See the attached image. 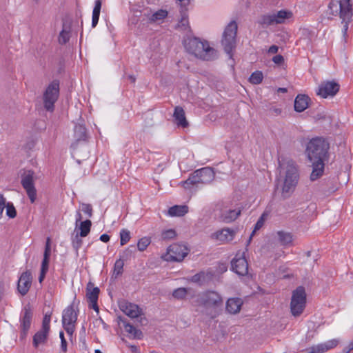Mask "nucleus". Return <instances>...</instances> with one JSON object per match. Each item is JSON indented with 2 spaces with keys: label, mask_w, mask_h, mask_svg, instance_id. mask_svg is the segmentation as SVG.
Returning a JSON list of instances; mask_svg holds the SVG:
<instances>
[{
  "label": "nucleus",
  "mask_w": 353,
  "mask_h": 353,
  "mask_svg": "<svg viewBox=\"0 0 353 353\" xmlns=\"http://www.w3.org/2000/svg\"><path fill=\"white\" fill-rule=\"evenodd\" d=\"M330 144L321 137L313 138L307 145L306 153L312 163V171L310 174L312 181L319 179L323 174L325 161L328 160Z\"/></svg>",
  "instance_id": "obj_1"
},
{
  "label": "nucleus",
  "mask_w": 353,
  "mask_h": 353,
  "mask_svg": "<svg viewBox=\"0 0 353 353\" xmlns=\"http://www.w3.org/2000/svg\"><path fill=\"white\" fill-rule=\"evenodd\" d=\"M186 50L196 57L204 60L212 61L216 57V51L210 46L206 41H201L199 38L188 39L184 43Z\"/></svg>",
  "instance_id": "obj_2"
},
{
  "label": "nucleus",
  "mask_w": 353,
  "mask_h": 353,
  "mask_svg": "<svg viewBox=\"0 0 353 353\" xmlns=\"http://www.w3.org/2000/svg\"><path fill=\"white\" fill-rule=\"evenodd\" d=\"M285 171L281 194L283 199L288 198L294 192L299 179V168L296 163L290 159L285 163Z\"/></svg>",
  "instance_id": "obj_3"
},
{
  "label": "nucleus",
  "mask_w": 353,
  "mask_h": 353,
  "mask_svg": "<svg viewBox=\"0 0 353 353\" xmlns=\"http://www.w3.org/2000/svg\"><path fill=\"white\" fill-rule=\"evenodd\" d=\"M238 26L235 21H232L225 27L221 39V45L225 52L231 58L232 57V50L236 47V37L237 34Z\"/></svg>",
  "instance_id": "obj_4"
},
{
  "label": "nucleus",
  "mask_w": 353,
  "mask_h": 353,
  "mask_svg": "<svg viewBox=\"0 0 353 353\" xmlns=\"http://www.w3.org/2000/svg\"><path fill=\"white\" fill-rule=\"evenodd\" d=\"M59 81L53 80L46 88L43 94V103L45 110L48 112H53L54 103L59 96Z\"/></svg>",
  "instance_id": "obj_5"
},
{
  "label": "nucleus",
  "mask_w": 353,
  "mask_h": 353,
  "mask_svg": "<svg viewBox=\"0 0 353 353\" xmlns=\"http://www.w3.org/2000/svg\"><path fill=\"white\" fill-rule=\"evenodd\" d=\"M306 305V293L304 287L299 286L293 292L290 302V310L294 316H299Z\"/></svg>",
  "instance_id": "obj_6"
},
{
  "label": "nucleus",
  "mask_w": 353,
  "mask_h": 353,
  "mask_svg": "<svg viewBox=\"0 0 353 353\" xmlns=\"http://www.w3.org/2000/svg\"><path fill=\"white\" fill-rule=\"evenodd\" d=\"M196 301L198 305L206 307H219L223 305L222 297L215 291H206L199 294Z\"/></svg>",
  "instance_id": "obj_7"
},
{
  "label": "nucleus",
  "mask_w": 353,
  "mask_h": 353,
  "mask_svg": "<svg viewBox=\"0 0 353 353\" xmlns=\"http://www.w3.org/2000/svg\"><path fill=\"white\" fill-rule=\"evenodd\" d=\"M290 12L281 10L275 13L263 14L261 16L258 23L263 26H270L274 24L282 23L286 19L291 17Z\"/></svg>",
  "instance_id": "obj_8"
},
{
  "label": "nucleus",
  "mask_w": 353,
  "mask_h": 353,
  "mask_svg": "<svg viewBox=\"0 0 353 353\" xmlns=\"http://www.w3.org/2000/svg\"><path fill=\"white\" fill-rule=\"evenodd\" d=\"M34 172L32 170H26L21 175V183L26 190L28 198L32 203H34L37 199V190L34 181Z\"/></svg>",
  "instance_id": "obj_9"
},
{
  "label": "nucleus",
  "mask_w": 353,
  "mask_h": 353,
  "mask_svg": "<svg viewBox=\"0 0 353 353\" xmlns=\"http://www.w3.org/2000/svg\"><path fill=\"white\" fill-rule=\"evenodd\" d=\"M340 85L334 80L322 81L316 93L318 96L326 99L333 97L339 91Z\"/></svg>",
  "instance_id": "obj_10"
},
{
  "label": "nucleus",
  "mask_w": 353,
  "mask_h": 353,
  "mask_svg": "<svg viewBox=\"0 0 353 353\" xmlns=\"http://www.w3.org/2000/svg\"><path fill=\"white\" fill-rule=\"evenodd\" d=\"M352 15V6L350 0H340V18L343 24V33L344 36L347 34Z\"/></svg>",
  "instance_id": "obj_11"
},
{
  "label": "nucleus",
  "mask_w": 353,
  "mask_h": 353,
  "mask_svg": "<svg viewBox=\"0 0 353 353\" xmlns=\"http://www.w3.org/2000/svg\"><path fill=\"white\" fill-rule=\"evenodd\" d=\"M77 320V314L75 312L73 305L65 308L63 312L62 323L66 332L70 335L74 330V323Z\"/></svg>",
  "instance_id": "obj_12"
},
{
  "label": "nucleus",
  "mask_w": 353,
  "mask_h": 353,
  "mask_svg": "<svg viewBox=\"0 0 353 353\" xmlns=\"http://www.w3.org/2000/svg\"><path fill=\"white\" fill-rule=\"evenodd\" d=\"M188 249L186 246L181 244L174 243L169 246L167 254V261L180 262L188 254Z\"/></svg>",
  "instance_id": "obj_13"
},
{
  "label": "nucleus",
  "mask_w": 353,
  "mask_h": 353,
  "mask_svg": "<svg viewBox=\"0 0 353 353\" xmlns=\"http://www.w3.org/2000/svg\"><path fill=\"white\" fill-rule=\"evenodd\" d=\"M32 310L30 303L26 305L22 310V316L21 318V336L26 337L30 327L32 319Z\"/></svg>",
  "instance_id": "obj_14"
},
{
  "label": "nucleus",
  "mask_w": 353,
  "mask_h": 353,
  "mask_svg": "<svg viewBox=\"0 0 353 353\" xmlns=\"http://www.w3.org/2000/svg\"><path fill=\"white\" fill-rule=\"evenodd\" d=\"M86 296L89 303V307L99 312L98 298L100 292L98 287H94L92 282H89L86 288Z\"/></svg>",
  "instance_id": "obj_15"
},
{
  "label": "nucleus",
  "mask_w": 353,
  "mask_h": 353,
  "mask_svg": "<svg viewBox=\"0 0 353 353\" xmlns=\"http://www.w3.org/2000/svg\"><path fill=\"white\" fill-rule=\"evenodd\" d=\"M32 276L31 272L27 270L23 272L18 281L17 290L22 296H25L28 292L32 285Z\"/></svg>",
  "instance_id": "obj_16"
},
{
  "label": "nucleus",
  "mask_w": 353,
  "mask_h": 353,
  "mask_svg": "<svg viewBox=\"0 0 353 353\" xmlns=\"http://www.w3.org/2000/svg\"><path fill=\"white\" fill-rule=\"evenodd\" d=\"M232 270L239 276H245L248 273V263L244 256L236 255L231 261Z\"/></svg>",
  "instance_id": "obj_17"
},
{
  "label": "nucleus",
  "mask_w": 353,
  "mask_h": 353,
  "mask_svg": "<svg viewBox=\"0 0 353 353\" xmlns=\"http://www.w3.org/2000/svg\"><path fill=\"white\" fill-rule=\"evenodd\" d=\"M120 310L130 318L138 317L141 312V310L136 304L128 302L126 300H122L119 302Z\"/></svg>",
  "instance_id": "obj_18"
},
{
  "label": "nucleus",
  "mask_w": 353,
  "mask_h": 353,
  "mask_svg": "<svg viewBox=\"0 0 353 353\" xmlns=\"http://www.w3.org/2000/svg\"><path fill=\"white\" fill-rule=\"evenodd\" d=\"M339 344L337 339H332L325 343L312 345L306 348L304 351L305 353H324L331 350Z\"/></svg>",
  "instance_id": "obj_19"
},
{
  "label": "nucleus",
  "mask_w": 353,
  "mask_h": 353,
  "mask_svg": "<svg viewBox=\"0 0 353 353\" xmlns=\"http://www.w3.org/2000/svg\"><path fill=\"white\" fill-rule=\"evenodd\" d=\"M235 233L234 230L226 228L214 232L212 237L223 242H229L233 240Z\"/></svg>",
  "instance_id": "obj_20"
},
{
  "label": "nucleus",
  "mask_w": 353,
  "mask_h": 353,
  "mask_svg": "<svg viewBox=\"0 0 353 353\" xmlns=\"http://www.w3.org/2000/svg\"><path fill=\"white\" fill-rule=\"evenodd\" d=\"M243 301L240 298H230L226 302V310L230 314H235L240 312Z\"/></svg>",
  "instance_id": "obj_21"
},
{
  "label": "nucleus",
  "mask_w": 353,
  "mask_h": 353,
  "mask_svg": "<svg viewBox=\"0 0 353 353\" xmlns=\"http://www.w3.org/2000/svg\"><path fill=\"white\" fill-rule=\"evenodd\" d=\"M197 170L200 176L201 183H208L214 180L215 174L212 168L205 167Z\"/></svg>",
  "instance_id": "obj_22"
},
{
  "label": "nucleus",
  "mask_w": 353,
  "mask_h": 353,
  "mask_svg": "<svg viewBox=\"0 0 353 353\" xmlns=\"http://www.w3.org/2000/svg\"><path fill=\"white\" fill-rule=\"evenodd\" d=\"M278 241L284 247L292 246L294 245V236L290 232L280 230L276 232Z\"/></svg>",
  "instance_id": "obj_23"
},
{
  "label": "nucleus",
  "mask_w": 353,
  "mask_h": 353,
  "mask_svg": "<svg viewBox=\"0 0 353 353\" xmlns=\"http://www.w3.org/2000/svg\"><path fill=\"white\" fill-rule=\"evenodd\" d=\"M310 98L305 94H298L294 100V110L298 112L304 111L308 107Z\"/></svg>",
  "instance_id": "obj_24"
},
{
  "label": "nucleus",
  "mask_w": 353,
  "mask_h": 353,
  "mask_svg": "<svg viewBox=\"0 0 353 353\" xmlns=\"http://www.w3.org/2000/svg\"><path fill=\"white\" fill-rule=\"evenodd\" d=\"M241 213L240 208L229 210L223 212L220 216V220L224 223H231L235 221Z\"/></svg>",
  "instance_id": "obj_25"
},
{
  "label": "nucleus",
  "mask_w": 353,
  "mask_h": 353,
  "mask_svg": "<svg viewBox=\"0 0 353 353\" xmlns=\"http://www.w3.org/2000/svg\"><path fill=\"white\" fill-rule=\"evenodd\" d=\"M173 117L178 125L183 128H186L188 125V122L185 116V112L181 107L176 106L175 108Z\"/></svg>",
  "instance_id": "obj_26"
},
{
  "label": "nucleus",
  "mask_w": 353,
  "mask_h": 353,
  "mask_svg": "<svg viewBox=\"0 0 353 353\" xmlns=\"http://www.w3.org/2000/svg\"><path fill=\"white\" fill-rule=\"evenodd\" d=\"M50 238L48 237L46 242L43 259L41 263V270L48 272L49 265V259L51 254Z\"/></svg>",
  "instance_id": "obj_27"
},
{
  "label": "nucleus",
  "mask_w": 353,
  "mask_h": 353,
  "mask_svg": "<svg viewBox=\"0 0 353 353\" xmlns=\"http://www.w3.org/2000/svg\"><path fill=\"white\" fill-rule=\"evenodd\" d=\"M74 137L76 142L72 144V147H74L77 142L80 141H85L87 139L86 129L83 125L77 124L74 126Z\"/></svg>",
  "instance_id": "obj_28"
},
{
  "label": "nucleus",
  "mask_w": 353,
  "mask_h": 353,
  "mask_svg": "<svg viewBox=\"0 0 353 353\" xmlns=\"http://www.w3.org/2000/svg\"><path fill=\"white\" fill-rule=\"evenodd\" d=\"M119 321L123 323L125 332L131 334L134 339H141L143 338V333L140 330L137 329L132 324L127 323L125 320L123 319L121 317H119Z\"/></svg>",
  "instance_id": "obj_29"
},
{
  "label": "nucleus",
  "mask_w": 353,
  "mask_h": 353,
  "mask_svg": "<svg viewBox=\"0 0 353 353\" xmlns=\"http://www.w3.org/2000/svg\"><path fill=\"white\" fill-rule=\"evenodd\" d=\"M48 331L41 329L33 336V345L37 347L40 344H44L48 339Z\"/></svg>",
  "instance_id": "obj_30"
},
{
  "label": "nucleus",
  "mask_w": 353,
  "mask_h": 353,
  "mask_svg": "<svg viewBox=\"0 0 353 353\" xmlns=\"http://www.w3.org/2000/svg\"><path fill=\"white\" fill-rule=\"evenodd\" d=\"M188 212V207L185 205H174L168 210V214L171 216H182Z\"/></svg>",
  "instance_id": "obj_31"
},
{
  "label": "nucleus",
  "mask_w": 353,
  "mask_h": 353,
  "mask_svg": "<svg viewBox=\"0 0 353 353\" xmlns=\"http://www.w3.org/2000/svg\"><path fill=\"white\" fill-rule=\"evenodd\" d=\"M70 26L67 25L65 23H63V29L59 33L58 37V41L59 44H65L70 39Z\"/></svg>",
  "instance_id": "obj_32"
},
{
  "label": "nucleus",
  "mask_w": 353,
  "mask_h": 353,
  "mask_svg": "<svg viewBox=\"0 0 353 353\" xmlns=\"http://www.w3.org/2000/svg\"><path fill=\"white\" fill-rule=\"evenodd\" d=\"M101 0H96L94 3V7L92 11V26L96 27L99 22V15L101 8Z\"/></svg>",
  "instance_id": "obj_33"
},
{
  "label": "nucleus",
  "mask_w": 353,
  "mask_h": 353,
  "mask_svg": "<svg viewBox=\"0 0 353 353\" xmlns=\"http://www.w3.org/2000/svg\"><path fill=\"white\" fill-rule=\"evenodd\" d=\"M199 183H201L200 176L196 170L190 175L187 180L183 182V186L184 188L187 189L189 188L191 185H196Z\"/></svg>",
  "instance_id": "obj_34"
},
{
  "label": "nucleus",
  "mask_w": 353,
  "mask_h": 353,
  "mask_svg": "<svg viewBox=\"0 0 353 353\" xmlns=\"http://www.w3.org/2000/svg\"><path fill=\"white\" fill-rule=\"evenodd\" d=\"M190 288H179L173 291L172 296L176 299L183 300L190 293Z\"/></svg>",
  "instance_id": "obj_35"
},
{
  "label": "nucleus",
  "mask_w": 353,
  "mask_h": 353,
  "mask_svg": "<svg viewBox=\"0 0 353 353\" xmlns=\"http://www.w3.org/2000/svg\"><path fill=\"white\" fill-rule=\"evenodd\" d=\"M92 225V222L90 220H85L84 221H82L80 223V232L79 234H80V236H86L90 232V228Z\"/></svg>",
  "instance_id": "obj_36"
},
{
  "label": "nucleus",
  "mask_w": 353,
  "mask_h": 353,
  "mask_svg": "<svg viewBox=\"0 0 353 353\" xmlns=\"http://www.w3.org/2000/svg\"><path fill=\"white\" fill-rule=\"evenodd\" d=\"M81 237L82 236H80V234H79L78 232H77L76 234L72 233L71 236L72 245L74 250H75L77 254H78L79 250L83 244Z\"/></svg>",
  "instance_id": "obj_37"
},
{
  "label": "nucleus",
  "mask_w": 353,
  "mask_h": 353,
  "mask_svg": "<svg viewBox=\"0 0 353 353\" xmlns=\"http://www.w3.org/2000/svg\"><path fill=\"white\" fill-rule=\"evenodd\" d=\"M124 262L123 260L119 259L116 261L114 265L113 276L117 278L123 273Z\"/></svg>",
  "instance_id": "obj_38"
},
{
  "label": "nucleus",
  "mask_w": 353,
  "mask_h": 353,
  "mask_svg": "<svg viewBox=\"0 0 353 353\" xmlns=\"http://www.w3.org/2000/svg\"><path fill=\"white\" fill-rule=\"evenodd\" d=\"M263 75L261 71L254 72L250 77L249 81L252 84H259L262 82Z\"/></svg>",
  "instance_id": "obj_39"
},
{
  "label": "nucleus",
  "mask_w": 353,
  "mask_h": 353,
  "mask_svg": "<svg viewBox=\"0 0 353 353\" xmlns=\"http://www.w3.org/2000/svg\"><path fill=\"white\" fill-rule=\"evenodd\" d=\"M328 7L330 10V14L333 16H336L338 14H340V1L332 0Z\"/></svg>",
  "instance_id": "obj_40"
},
{
  "label": "nucleus",
  "mask_w": 353,
  "mask_h": 353,
  "mask_svg": "<svg viewBox=\"0 0 353 353\" xmlns=\"http://www.w3.org/2000/svg\"><path fill=\"white\" fill-rule=\"evenodd\" d=\"M130 239V232L126 229L121 230L120 232V243L121 245L126 244Z\"/></svg>",
  "instance_id": "obj_41"
},
{
  "label": "nucleus",
  "mask_w": 353,
  "mask_h": 353,
  "mask_svg": "<svg viewBox=\"0 0 353 353\" xmlns=\"http://www.w3.org/2000/svg\"><path fill=\"white\" fill-rule=\"evenodd\" d=\"M6 215L11 219H14L17 216V211L16 209L11 202L6 203Z\"/></svg>",
  "instance_id": "obj_42"
},
{
  "label": "nucleus",
  "mask_w": 353,
  "mask_h": 353,
  "mask_svg": "<svg viewBox=\"0 0 353 353\" xmlns=\"http://www.w3.org/2000/svg\"><path fill=\"white\" fill-rule=\"evenodd\" d=\"M150 243V239L147 237L141 238L137 243V248L139 251H144Z\"/></svg>",
  "instance_id": "obj_43"
},
{
  "label": "nucleus",
  "mask_w": 353,
  "mask_h": 353,
  "mask_svg": "<svg viewBox=\"0 0 353 353\" xmlns=\"http://www.w3.org/2000/svg\"><path fill=\"white\" fill-rule=\"evenodd\" d=\"M205 273L203 272L194 274L191 278V281L192 282L199 283L200 285L203 284V283L205 281Z\"/></svg>",
  "instance_id": "obj_44"
},
{
  "label": "nucleus",
  "mask_w": 353,
  "mask_h": 353,
  "mask_svg": "<svg viewBox=\"0 0 353 353\" xmlns=\"http://www.w3.org/2000/svg\"><path fill=\"white\" fill-rule=\"evenodd\" d=\"M179 27H180L183 30H187L189 28V21L188 16L185 13H183L181 14V19L178 24Z\"/></svg>",
  "instance_id": "obj_45"
},
{
  "label": "nucleus",
  "mask_w": 353,
  "mask_h": 353,
  "mask_svg": "<svg viewBox=\"0 0 353 353\" xmlns=\"http://www.w3.org/2000/svg\"><path fill=\"white\" fill-rule=\"evenodd\" d=\"M167 15L168 12L166 10H159L152 14V19L153 21L163 19Z\"/></svg>",
  "instance_id": "obj_46"
},
{
  "label": "nucleus",
  "mask_w": 353,
  "mask_h": 353,
  "mask_svg": "<svg viewBox=\"0 0 353 353\" xmlns=\"http://www.w3.org/2000/svg\"><path fill=\"white\" fill-rule=\"evenodd\" d=\"M51 319V314H46L43 316V321H42V326L41 329L50 331V323Z\"/></svg>",
  "instance_id": "obj_47"
},
{
  "label": "nucleus",
  "mask_w": 353,
  "mask_h": 353,
  "mask_svg": "<svg viewBox=\"0 0 353 353\" xmlns=\"http://www.w3.org/2000/svg\"><path fill=\"white\" fill-rule=\"evenodd\" d=\"M175 236H176V232L174 230H172V229L163 231L161 234V238L164 240L172 239L174 238Z\"/></svg>",
  "instance_id": "obj_48"
},
{
  "label": "nucleus",
  "mask_w": 353,
  "mask_h": 353,
  "mask_svg": "<svg viewBox=\"0 0 353 353\" xmlns=\"http://www.w3.org/2000/svg\"><path fill=\"white\" fill-rule=\"evenodd\" d=\"M263 216H264V214H262V216L258 219L257 222L256 223L255 226H254V230H253L252 233L251 234V235L250 236L249 242L250 241V240H251L252 236L254 235L255 231L259 230L263 225V224H264V218H263Z\"/></svg>",
  "instance_id": "obj_49"
},
{
  "label": "nucleus",
  "mask_w": 353,
  "mask_h": 353,
  "mask_svg": "<svg viewBox=\"0 0 353 353\" xmlns=\"http://www.w3.org/2000/svg\"><path fill=\"white\" fill-rule=\"evenodd\" d=\"M134 251V245H130L123 252L122 257L125 259H128V258L131 257Z\"/></svg>",
  "instance_id": "obj_50"
},
{
  "label": "nucleus",
  "mask_w": 353,
  "mask_h": 353,
  "mask_svg": "<svg viewBox=\"0 0 353 353\" xmlns=\"http://www.w3.org/2000/svg\"><path fill=\"white\" fill-rule=\"evenodd\" d=\"M81 210L88 214L89 217H91L92 215V208L90 204L83 203L82 204Z\"/></svg>",
  "instance_id": "obj_51"
},
{
  "label": "nucleus",
  "mask_w": 353,
  "mask_h": 353,
  "mask_svg": "<svg viewBox=\"0 0 353 353\" xmlns=\"http://www.w3.org/2000/svg\"><path fill=\"white\" fill-rule=\"evenodd\" d=\"M6 202L2 194H0V219L2 217L4 208H6Z\"/></svg>",
  "instance_id": "obj_52"
},
{
  "label": "nucleus",
  "mask_w": 353,
  "mask_h": 353,
  "mask_svg": "<svg viewBox=\"0 0 353 353\" xmlns=\"http://www.w3.org/2000/svg\"><path fill=\"white\" fill-rule=\"evenodd\" d=\"M272 61L277 65H281L284 62V58L281 54H277L272 58Z\"/></svg>",
  "instance_id": "obj_53"
},
{
  "label": "nucleus",
  "mask_w": 353,
  "mask_h": 353,
  "mask_svg": "<svg viewBox=\"0 0 353 353\" xmlns=\"http://www.w3.org/2000/svg\"><path fill=\"white\" fill-rule=\"evenodd\" d=\"M110 236L107 234H103L100 236V240L104 243L108 242L110 241Z\"/></svg>",
  "instance_id": "obj_54"
},
{
  "label": "nucleus",
  "mask_w": 353,
  "mask_h": 353,
  "mask_svg": "<svg viewBox=\"0 0 353 353\" xmlns=\"http://www.w3.org/2000/svg\"><path fill=\"white\" fill-rule=\"evenodd\" d=\"M61 348L63 352H67V341H66V340H61Z\"/></svg>",
  "instance_id": "obj_55"
},
{
  "label": "nucleus",
  "mask_w": 353,
  "mask_h": 353,
  "mask_svg": "<svg viewBox=\"0 0 353 353\" xmlns=\"http://www.w3.org/2000/svg\"><path fill=\"white\" fill-rule=\"evenodd\" d=\"M278 49L279 48L276 46L273 45L270 47L268 52L272 54H275L278 52Z\"/></svg>",
  "instance_id": "obj_56"
},
{
  "label": "nucleus",
  "mask_w": 353,
  "mask_h": 353,
  "mask_svg": "<svg viewBox=\"0 0 353 353\" xmlns=\"http://www.w3.org/2000/svg\"><path fill=\"white\" fill-rule=\"evenodd\" d=\"M47 272H45V271H41L40 272V274H39V283H42V281H43V279H45V276H46V274Z\"/></svg>",
  "instance_id": "obj_57"
},
{
  "label": "nucleus",
  "mask_w": 353,
  "mask_h": 353,
  "mask_svg": "<svg viewBox=\"0 0 353 353\" xmlns=\"http://www.w3.org/2000/svg\"><path fill=\"white\" fill-rule=\"evenodd\" d=\"M81 219H82V216H81V214L79 212H77V219H76V225H77L78 223L79 222H82L81 221Z\"/></svg>",
  "instance_id": "obj_58"
},
{
  "label": "nucleus",
  "mask_w": 353,
  "mask_h": 353,
  "mask_svg": "<svg viewBox=\"0 0 353 353\" xmlns=\"http://www.w3.org/2000/svg\"><path fill=\"white\" fill-rule=\"evenodd\" d=\"M277 92H278L285 93V92H288V90L285 88H278Z\"/></svg>",
  "instance_id": "obj_59"
},
{
  "label": "nucleus",
  "mask_w": 353,
  "mask_h": 353,
  "mask_svg": "<svg viewBox=\"0 0 353 353\" xmlns=\"http://www.w3.org/2000/svg\"><path fill=\"white\" fill-rule=\"evenodd\" d=\"M128 78L131 81L132 83H135L136 78H135L134 76H133V75H128Z\"/></svg>",
  "instance_id": "obj_60"
},
{
  "label": "nucleus",
  "mask_w": 353,
  "mask_h": 353,
  "mask_svg": "<svg viewBox=\"0 0 353 353\" xmlns=\"http://www.w3.org/2000/svg\"><path fill=\"white\" fill-rule=\"evenodd\" d=\"M351 350H349L348 346L343 349L341 353H349Z\"/></svg>",
  "instance_id": "obj_61"
},
{
  "label": "nucleus",
  "mask_w": 353,
  "mask_h": 353,
  "mask_svg": "<svg viewBox=\"0 0 353 353\" xmlns=\"http://www.w3.org/2000/svg\"><path fill=\"white\" fill-rule=\"evenodd\" d=\"M310 33V31L308 30V29H303L302 30V34H304V35H306V34H308Z\"/></svg>",
  "instance_id": "obj_62"
},
{
  "label": "nucleus",
  "mask_w": 353,
  "mask_h": 353,
  "mask_svg": "<svg viewBox=\"0 0 353 353\" xmlns=\"http://www.w3.org/2000/svg\"><path fill=\"white\" fill-rule=\"evenodd\" d=\"M349 350H353V341H351L348 345Z\"/></svg>",
  "instance_id": "obj_63"
},
{
  "label": "nucleus",
  "mask_w": 353,
  "mask_h": 353,
  "mask_svg": "<svg viewBox=\"0 0 353 353\" xmlns=\"http://www.w3.org/2000/svg\"><path fill=\"white\" fill-rule=\"evenodd\" d=\"M59 337H60V339H61V340H65V337H64V334H63V332H60V333H59Z\"/></svg>",
  "instance_id": "obj_64"
}]
</instances>
